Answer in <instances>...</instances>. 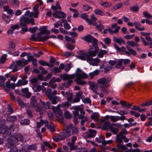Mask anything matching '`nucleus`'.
I'll use <instances>...</instances> for the list:
<instances>
[{
    "label": "nucleus",
    "instance_id": "obj_1",
    "mask_svg": "<svg viewBox=\"0 0 152 152\" xmlns=\"http://www.w3.org/2000/svg\"><path fill=\"white\" fill-rule=\"evenodd\" d=\"M23 136L20 134H18L16 136L14 135L9 137L8 139V142L10 146H14L18 141L23 142Z\"/></svg>",
    "mask_w": 152,
    "mask_h": 152
},
{
    "label": "nucleus",
    "instance_id": "obj_2",
    "mask_svg": "<svg viewBox=\"0 0 152 152\" xmlns=\"http://www.w3.org/2000/svg\"><path fill=\"white\" fill-rule=\"evenodd\" d=\"M87 75L85 72H83L82 74L77 73L74 80L78 85H85L86 84V82L82 80V79L87 78Z\"/></svg>",
    "mask_w": 152,
    "mask_h": 152
},
{
    "label": "nucleus",
    "instance_id": "obj_3",
    "mask_svg": "<svg viewBox=\"0 0 152 152\" xmlns=\"http://www.w3.org/2000/svg\"><path fill=\"white\" fill-rule=\"evenodd\" d=\"M34 20L33 18H31L29 19L28 18L22 16L20 19V25L21 26L27 27V24H29L31 23L32 25H34L35 23L34 22Z\"/></svg>",
    "mask_w": 152,
    "mask_h": 152
},
{
    "label": "nucleus",
    "instance_id": "obj_4",
    "mask_svg": "<svg viewBox=\"0 0 152 152\" xmlns=\"http://www.w3.org/2000/svg\"><path fill=\"white\" fill-rule=\"evenodd\" d=\"M47 28L48 26H43L38 29L40 31L37 34V38L38 41H40V40H41V38L42 37L41 36L42 35H48L50 34V31L47 29Z\"/></svg>",
    "mask_w": 152,
    "mask_h": 152
},
{
    "label": "nucleus",
    "instance_id": "obj_5",
    "mask_svg": "<svg viewBox=\"0 0 152 152\" xmlns=\"http://www.w3.org/2000/svg\"><path fill=\"white\" fill-rule=\"evenodd\" d=\"M111 81L110 78L102 77L98 80L97 82L98 84H101L100 87L101 88H107L109 85H107Z\"/></svg>",
    "mask_w": 152,
    "mask_h": 152
},
{
    "label": "nucleus",
    "instance_id": "obj_6",
    "mask_svg": "<svg viewBox=\"0 0 152 152\" xmlns=\"http://www.w3.org/2000/svg\"><path fill=\"white\" fill-rule=\"evenodd\" d=\"M8 126L7 125H4L1 128L0 133L3 134H5L6 136H10L11 133L8 131Z\"/></svg>",
    "mask_w": 152,
    "mask_h": 152
},
{
    "label": "nucleus",
    "instance_id": "obj_7",
    "mask_svg": "<svg viewBox=\"0 0 152 152\" xmlns=\"http://www.w3.org/2000/svg\"><path fill=\"white\" fill-rule=\"evenodd\" d=\"M126 47L129 51L126 50L125 51L124 53L125 54H126L128 56H130L131 54L134 56H136L137 55V52L135 50L132 49L129 46L126 45Z\"/></svg>",
    "mask_w": 152,
    "mask_h": 152
},
{
    "label": "nucleus",
    "instance_id": "obj_8",
    "mask_svg": "<svg viewBox=\"0 0 152 152\" xmlns=\"http://www.w3.org/2000/svg\"><path fill=\"white\" fill-rule=\"evenodd\" d=\"M114 60L116 61V63L118 62L115 64V67L117 69H120L122 66L124 59L122 58L119 59L115 58Z\"/></svg>",
    "mask_w": 152,
    "mask_h": 152
},
{
    "label": "nucleus",
    "instance_id": "obj_9",
    "mask_svg": "<svg viewBox=\"0 0 152 152\" xmlns=\"http://www.w3.org/2000/svg\"><path fill=\"white\" fill-rule=\"evenodd\" d=\"M79 54V55L77 56L78 58L81 59L82 60L85 61L86 56H87V53H83L82 51H80Z\"/></svg>",
    "mask_w": 152,
    "mask_h": 152
},
{
    "label": "nucleus",
    "instance_id": "obj_10",
    "mask_svg": "<svg viewBox=\"0 0 152 152\" xmlns=\"http://www.w3.org/2000/svg\"><path fill=\"white\" fill-rule=\"evenodd\" d=\"M94 38L90 34H88L86 36L82 37L81 39L85 41H87L89 42H92V40Z\"/></svg>",
    "mask_w": 152,
    "mask_h": 152
},
{
    "label": "nucleus",
    "instance_id": "obj_11",
    "mask_svg": "<svg viewBox=\"0 0 152 152\" xmlns=\"http://www.w3.org/2000/svg\"><path fill=\"white\" fill-rule=\"evenodd\" d=\"M96 131L92 129L88 130V133L87 134V137L88 138H94L96 136Z\"/></svg>",
    "mask_w": 152,
    "mask_h": 152
},
{
    "label": "nucleus",
    "instance_id": "obj_12",
    "mask_svg": "<svg viewBox=\"0 0 152 152\" xmlns=\"http://www.w3.org/2000/svg\"><path fill=\"white\" fill-rule=\"evenodd\" d=\"M65 97L67 101L70 102V103H73L72 94V93L66 92L65 93Z\"/></svg>",
    "mask_w": 152,
    "mask_h": 152
},
{
    "label": "nucleus",
    "instance_id": "obj_13",
    "mask_svg": "<svg viewBox=\"0 0 152 152\" xmlns=\"http://www.w3.org/2000/svg\"><path fill=\"white\" fill-rule=\"evenodd\" d=\"M120 103L122 106V107L124 108H129L132 106V104L129 103H127L126 102L123 101H120Z\"/></svg>",
    "mask_w": 152,
    "mask_h": 152
},
{
    "label": "nucleus",
    "instance_id": "obj_14",
    "mask_svg": "<svg viewBox=\"0 0 152 152\" xmlns=\"http://www.w3.org/2000/svg\"><path fill=\"white\" fill-rule=\"evenodd\" d=\"M90 87L92 91L95 93L96 94H97V90L98 87L94 83H91L90 85Z\"/></svg>",
    "mask_w": 152,
    "mask_h": 152
},
{
    "label": "nucleus",
    "instance_id": "obj_15",
    "mask_svg": "<svg viewBox=\"0 0 152 152\" xmlns=\"http://www.w3.org/2000/svg\"><path fill=\"white\" fill-rule=\"evenodd\" d=\"M3 19L7 23H9L11 20L10 17L9 15H7L4 13H3L2 15Z\"/></svg>",
    "mask_w": 152,
    "mask_h": 152
},
{
    "label": "nucleus",
    "instance_id": "obj_16",
    "mask_svg": "<svg viewBox=\"0 0 152 152\" xmlns=\"http://www.w3.org/2000/svg\"><path fill=\"white\" fill-rule=\"evenodd\" d=\"M49 100L51 101L52 103L53 104H56L57 102V97L56 96H53L51 95H50L48 96Z\"/></svg>",
    "mask_w": 152,
    "mask_h": 152
},
{
    "label": "nucleus",
    "instance_id": "obj_17",
    "mask_svg": "<svg viewBox=\"0 0 152 152\" xmlns=\"http://www.w3.org/2000/svg\"><path fill=\"white\" fill-rule=\"evenodd\" d=\"M98 50H96L94 49V50L89 51L88 53H87V56H89L92 57L96 56L98 52Z\"/></svg>",
    "mask_w": 152,
    "mask_h": 152
},
{
    "label": "nucleus",
    "instance_id": "obj_18",
    "mask_svg": "<svg viewBox=\"0 0 152 152\" xmlns=\"http://www.w3.org/2000/svg\"><path fill=\"white\" fill-rule=\"evenodd\" d=\"M113 40L119 45H121V43H123L124 44H125L124 39L121 38H117L115 36L113 37Z\"/></svg>",
    "mask_w": 152,
    "mask_h": 152
},
{
    "label": "nucleus",
    "instance_id": "obj_19",
    "mask_svg": "<svg viewBox=\"0 0 152 152\" xmlns=\"http://www.w3.org/2000/svg\"><path fill=\"white\" fill-rule=\"evenodd\" d=\"M58 137H60L61 140H63L67 137H69L67 134L64 131L61 132L58 135Z\"/></svg>",
    "mask_w": 152,
    "mask_h": 152
},
{
    "label": "nucleus",
    "instance_id": "obj_20",
    "mask_svg": "<svg viewBox=\"0 0 152 152\" xmlns=\"http://www.w3.org/2000/svg\"><path fill=\"white\" fill-rule=\"evenodd\" d=\"M99 4L102 6L106 7H109L112 5L111 2H109L107 1H100Z\"/></svg>",
    "mask_w": 152,
    "mask_h": 152
},
{
    "label": "nucleus",
    "instance_id": "obj_21",
    "mask_svg": "<svg viewBox=\"0 0 152 152\" xmlns=\"http://www.w3.org/2000/svg\"><path fill=\"white\" fill-rule=\"evenodd\" d=\"M92 45L94 47L95 49H96V50H99V48L98 46V40L94 37L92 40Z\"/></svg>",
    "mask_w": 152,
    "mask_h": 152
},
{
    "label": "nucleus",
    "instance_id": "obj_22",
    "mask_svg": "<svg viewBox=\"0 0 152 152\" xmlns=\"http://www.w3.org/2000/svg\"><path fill=\"white\" fill-rule=\"evenodd\" d=\"M20 122L21 125L25 126L29 125L30 124V121L28 119H24L21 120Z\"/></svg>",
    "mask_w": 152,
    "mask_h": 152
},
{
    "label": "nucleus",
    "instance_id": "obj_23",
    "mask_svg": "<svg viewBox=\"0 0 152 152\" xmlns=\"http://www.w3.org/2000/svg\"><path fill=\"white\" fill-rule=\"evenodd\" d=\"M56 116L58 118L60 117V119L62 120H63V117L62 115L63 113L62 111L60 109L57 110L56 111Z\"/></svg>",
    "mask_w": 152,
    "mask_h": 152
},
{
    "label": "nucleus",
    "instance_id": "obj_24",
    "mask_svg": "<svg viewBox=\"0 0 152 152\" xmlns=\"http://www.w3.org/2000/svg\"><path fill=\"white\" fill-rule=\"evenodd\" d=\"M71 127L69 125H68L66 126V129H64L63 130V131H64L66 133L68 137H69L71 135Z\"/></svg>",
    "mask_w": 152,
    "mask_h": 152
},
{
    "label": "nucleus",
    "instance_id": "obj_25",
    "mask_svg": "<svg viewBox=\"0 0 152 152\" xmlns=\"http://www.w3.org/2000/svg\"><path fill=\"white\" fill-rule=\"evenodd\" d=\"M112 126L110 124V121H107L104 123L103 128L104 129L106 130L108 128L110 129Z\"/></svg>",
    "mask_w": 152,
    "mask_h": 152
},
{
    "label": "nucleus",
    "instance_id": "obj_26",
    "mask_svg": "<svg viewBox=\"0 0 152 152\" xmlns=\"http://www.w3.org/2000/svg\"><path fill=\"white\" fill-rule=\"evenodd\" d=\"M107 53V51L105 50H101L98 54V56L100 58H102L104 55Z\"/></svg>",
    "mask_w": 152,
    "mask_h": 152
},
{
    "label": "nucleus",
    "instance_id": "obj_27",
    "mask_svg": "<svg viewBox=\"0 0 152 152\" xmlns=\"http://www.w3.org/2000/svg\"><path fill=\"white\" fill-rule=\"evenodd\" d=\"M73 81L71 80H69L66 83H64L62 84V86L65 88L69 87L70 85L73 83Z\"/></svg>",
    "mask_w": 152,
    "mask_h": 152
},
{
    "label": "nucleus",
    "instance_id": "obj_28",
    "mask_svg": "<svg viewBox=\"0 0 152 152\" xmlns=\"http://www.w3.org/2000/svg\"><path fill=\"white\" fill-rule=\"evenodd\" d=\"M100 60L98 58L94 59L93 61L90 63V64L93 66H97L98 65V63L100 62Z\"/></svg>",
    "mask_w": 152,
    "mask_h": 152
},
{
    "label": "nucleus",
    "instance_id": "obj_29",
    "mask_svg": "<svg viewBox=\"0 0 152 152\" xmlns=\"http://www.w3.org/2000/svg\"><path fill=\"white\" fill-rule=\"evenodd\" d=\"M7 119L10 122H13L17 119V118L15 116H10L7 117Z\"/></svg>",
    "mask_w": 152,
    "mask_h": 152
},
{
    "label": "nucleus",
    "instance_id": "obj_30",
    "mask_svg": "<svg viewBox=\"0 0 152 152\" xmlns=\"http://www.w3.org/2000/svg\"><path fill=\"white\" fill-rule=\"evenodd\" d=\"M16 101L20 107H23L25 106L23 101L22 99L19 98L17 99H16Z\"/></svg>",
    "mask_w": 152,
    "mask_h": 152
},
{
    "label": "nucleus",
    "instance_id": "obj_31",
    "mask_svg": "<svg viewBox=\"0 0 152 152\" xmlns=\"http://www.w3.org/2000/svg\"><path fill=\"white\" fill-rule=\"evenodd\" d=\"M7 55L6 54L3 55L0 58V62L1 63H4L6 60Z\"/></svg>",
    "mask_w": 152,
    "mask_h": 152
},
{
    "label": "nucleus",
    "instance_id": "obj_32",
    "mask_svg": "<svg viewBox=\"0 0 152 152\" xmlns=\"http://www.w3.org/2000/svg\"><path fill=\"white\" fill-rule=\"evenodd\" d=\"M39 63L40 65L42 66H47L48 65L49 63L43 60H40L39 61Z\"/></svg>",
    "mask_w": 152,
    "mask_h": 152
},
{
    "label": "nucleus",
    "instance_id": "obj_33",
    "mask_svg": "<svg viewBox=\"0 0 152 152\" xmlns=\"http://www.w3.org/2000/svg\"><path fill=\"white\" fill-rule=\"evenodd\" d=\"M129 8L132 11L134 12H136L139 10V7L138 5L137 6H131Z\"/></svg>",
    "mask_w": 152,
    "mask_h": 152
},
{
    "label": "nucleus",
    "instance_id": "obj_34",
    "mask_svg": "<svg viewBox=\"0 0 152 152\" xmlns=\"http://www.w3.org/2000/svg\"><path fill=\"white\" fill-rule=\"evenodd\" d=\"M99 116V115L98 113H94V114L91 115V117L92 119L97 121L98 120Z\"/></svg>",
    "mask_w": 152,
    "mask_h": 152
},
{
    "label": "nucleus",
    "instance_id": "obj_35",
    "mask_svg": "<svg viewBox=\"0 0 152 152\" xmlns=\"http://www.w3.org/2000/svg\"><path fill=\"white\" fill-rule=\"evenodd\" d=\"M66 46L68 50L71 51L73 50L75 48L74 45L70 44H66Z\"/></svg>",
    "mask_w": 152,
    "mask_h": 152
},
{
    "label": "nucleus",
    "instance_id": "obj_36",
    "mask_svg": "<svg viewBox=\"0 0 152 152\" xmlns=\"http://www.w3.org/2000/svg\"><path fill=\"white\" fill-rule=\"evenodd\" d=\"M38 27L37 26H35L32 28H29V31L31 33L35 34V33Z\"/></svg>",
    "mask_w": 152,
    "mask_h": 152
},
{
    "label": "nucleus",
    "instance_id": "obj_37",
    "mask_svg": "<svg viewBox=\"0 0 152 152\" xmlns=\"http://www.w3.org/2000/svg\"><path fill=\"white\" fill-rule=\"evenodd\" d=\"M51 72L56 74L57 73H60L61 70L58 67H55L52 70Z\"/></svg>",
    "mask_w": 152,
    "mask_h": 152
},
{
    "label": "nucleus",
    "instance_id": "obj_38",
    "mask_svg": "<svg viewBox=\"0 0 152 152\" xmlns=\"http://www.w3.org/2000/svg\"><path fill=\"white\" fill-rule=\"evenodd\" d=\"M94 13L98 15L101 16H103L104 15V13L101 10L99 9H96L94 10Z\"/></svg>",
    "mask_w": 152,
    "mask_h": 152
},
{
    "label": "nucleus",
    "instance_id": "obj_39",
    "mask_svg": "<svg viewBox=\"0 0 152 152\" xmlns=\"http://www.w3.org/2000/svg\"><path fill=\"white\" fill-rule=\"evenodd\" d=\"M82 101L84 103L91 104V100L88 98H84L82 99Z\"/></svg>",
    "mask_w": 152,
    "mask_h": 152
},
{
    "label": "nucleus",
    "instance_id": "obj_40",
    "mask_svg": "<svg viewBox=\"0 0 152 152\" xmlns=\"http://www.w3.org/2000/svg\"><path fill=\"white\" fill-rule=\"evenodd\" d=\"M111 131L114 134H116L118 132L119 130L117 128H115L112 126L110 128Z\"/></svg>",
    "mask_w": 152,
    "mask_h": 152
},
{
    "label": "nucleus",
    "instance_id": "obj_41",
    "mask_svg": "<svg viewBox=\"0 0 152 152\" xmlns=\"http://www.w3.org/2000/svg\"><path fill=\"white\" fill-rule=\"evenodd\" d=\"M37 146L36 144L31 145H29L28 147V149L29 150H35L37 149Z\"/></svg>",
    "mask_w": 152,
    "mask_h": 152
},
{
    "label": "nucleus",
    "instance_id": "obj_42",
    "mask_svg": "<svg viewBox=\"0 0 152 152\" xmlns=\"http://www.w3.org/2000/svg\"><path fill=\"white\" fill-rule=\"evenodd\" d=\"M60 77L64 80H67L68 79V75L63 74L60 75Z\"/></svg>",
    "mask_w": 152,
    "mask_h": 152
},
{
    "label": "nucleus",
    "instance_id": "obj_43",
    "mask_svg": "<svg viewBox=\"0 0 152 152\" xmlns=\"http://www.w3.org/2000/svg\"><path fill=\"white\" fill-rule=\"evenodd\" d=\"M64 70L66 72H68L69 71L71 68V64L69 63L66 65L64 66Z\"/></svg>",
    "mask_w": 152,
    "mask_h": 152
},
{
    "label": "nucleus",
    "instance_id": "obj_44",
    "mask_svg": "<svg viewBox=\"0 0 152 152\" xmlns=\"http://www.w3.org/2000/svg\"><path fill=\"white\" fill-rule=\"evenodd\" d=\"M27 60L28 62H29L31 61L32 62L33 61L36 59V58H34L33 56L31 55H27Z\"/></svg>",
    "mask_w": 152,
    "mask_h": 152
},
{
    "label": "nucleus",
    "instance_id": "obj_45",
    "mask_svg": "<svg viewBox=\"0 0 152 152\" xmlns=\"http://www.w3.org/2000/svg\"><path fill=\"white\" fill-rule=\"evenodd\" d=\"M104 28V26L101 24H100L97 26L96 29L99 31H102Z\"/></svg>",
    "mask_w": 152,
    "mask_h": 152
},
{
    "label": "nucleus",
    "instance_id": "obj_46",
    "mask_svg": "<svg viewBox=\"0 0 152 152\" xmlns=\"http://www.w3.org/2000/svg\"><path fill=\"white\" fill-rule=\"evenodd\" d=\"M103 41L105 44L107 45H109L111 43V39L108 37H107L105 38L104 39H103Z\"/></svg>",
    "mask_w": 152,
    "mask_h": 152
},
{
    "label": "nucleus",
    "instance_id": "obj_47",
    "mask_svg": "<svg viewBox=\"0 0 152 152\" xmlns=\"http://www.w3.org/2000/svg\"><path fill=\"white\" fill-rule=\"evenodd\" d=\"M20 27L18 24H16L14 25H12L10 27V28L12 29L13 31H15V29L18 30L20 28Z\"/></svg>",
    "mask_w": 152,
    "mask_h": 152
},
{
    "label": "nucleus",
    "instance_id": "obj_48",
    "mask_svg": "<svg viewBox=\"0 0 152 152\" xmlns=\"http://www.w3.org/2000/svg\"><path fill=\"white\" fill-rule=\"evenodd\" d=\"M41 39V40H40V42H45L50 39L49 36L47 34V35L42 37Z\"/></svg>",
    "mask_w": 152,
    "mask_h": 152
},
{
    "label": "nucleus",
    "instance_id": "obj_49",
    "mask_svg": "<svg viewBox=\"0 0 152 152\" xmlns=\"http://www.w3.org/2000/svg\"><path fill=\"white\" fill-rule=\"evenodd\" d=\"M129 112L131 115H134V116L137 118L139 117L140 115V114L139 113H136L135 111H131Z\"/></svg>",
    "mask_w": 152,
    "mask_h": 152
},
{
    "label": "nucleus",
    "instance_id": "obj_50",
    "mask_svg": "<svg viewBox=\"0 0 152 152\" xmlns=\"http://www.w3.org/2000/svg\"><path fill=\"white\" fill-rule=\"evenodd\" d=\"M112 67L111 66L108 65L106 66L104 70V73L105 74L107 73L112 69Z\"/></svg>",
    "mask_w": 152,
    "mask_h": 152
},
{
    "label": "nucleus",
    "instance_id": "obj_51",
    "mask_svg": "<svg viewBox=\"0 0 152 152\" xmlns=\"http://www.w3.org/2000/svg\"><path fill=\"white\" fill-rule=\"evenodd\" d=\"M83 9L86 11H88L91 9L92 7L89 6L88 5L85 4L83 6Z\"/></svg>",
    "mask_w": 152,
    "mask_h": 152
},
{
    "label": "nucleus",
    "instance_id": "obj_52",
    "mask_svg": "<svg viewBox=\"0 0 152 152\" xmlns=\"http://www.w3.org/2000/svg\"><path fill=\"white\" fill-rule=\"evenodd\" d=\"M118 148H120L121 150H125L127 148L124 145L122 144H118L117 146Z\"/></svg>",
    "mask_w": 152,
    "mask_h": 152
},
{
    "label": "nucleus",
    "instance_id": "obj_53",
    "mask_svg": "<svg viewBox=\"0 0 152 152\" xmlns=\"http://www.w3.org/2000/svg\"><path fill=\"white\" fill-rule=\"evenodd\" d=\"M143 15L147 18L150 19L152 18V16L147 12H144Z\"/></svg>",
    "mask_w": 152,
    "mask_h": 152
},
{
    "label": "nucleus",
    "instance_id": "obj_54",
    "mask_svg": "<svg viewBox=\"0 0 152 152\" xmlns=\"http://www.w3.org/2000/svg\"><path fill=\"white\" fill-rule=\"evenodd\" d=\"M135 42L134 41H128L127 42V43L128 45L129 46L132 47H135Z\"/></svg>",
    "mask_w": 152,
    "mask_h": 152
},
{
    "label": "nucleus",
    "instance_id": "obj_55",
    "mask_svg": "<svg viewBox=\"0 0 152 152\" xmlns=\"http://www.w3.org/2000/svg\"><path fill=\"white\" fill-rule=\"evenodd\" d=\"M117 113L121 115H124L127 114L128 113V112L127 111L122 110H121L120 111H117Z\"/></svg>",
    "mask_w": 152,
    "mask_h": 152
},
{
    "label": "nucleus",
    "instance_id": "obj_56",
    "mask_svg": "<svg viewBox=\"0 0 152 152\" xmlns=\"http://www.w3.org/2000/svg\"><path fill=\"white\" fill-rule=\"evenodd\" d=\"M53 16L56 18H60L59 15V11H55L52 14Z\"/></svg>",
    "mask_w": 152,
    "mask_h": 152
},
{
    "label": "nucleus",
    "instance_id": "obj_57",
    "mask_svg": "<svg viewBox=\"0 0 152 152\" xmlns=\"http://www.w3.org/2000/svg\"><path fill=\"white\" fill-rule=\"evenodd\" d=\"M9 47L8 48L9 49H10L11 48L13 50H14L15 49V45L14 44V43L13 42H10L9 43Z\"/></svg>",
    "mask_w": 152,
    "mask_h": 152
},
{
    "label": "nucleus",
    "instance_id": "obj_58",
    "mask_svg": "<svg viewBox=\"0 0 152 152\" xmlns=\"http://www.w3.org/2000/svg\"><path fill=\"white\" fill-rule=\"evenodd\" d=\"M64 115L65 117L67 119H69V118H71V117L69 112L68 111L65 112Z\"/></svg>",
    "mask_w": 152,
    "mask_h": 152
},
{
    "label": "nucleus",
    "instance_id": "obj_59",
    "mask_svg": "<svg viewBox=\"0 0 152 152\" xmlns=\"http://www.w3.org/2000/svg\"><path fill=\"white\" fill-rule=\"evenodd\" d=\"M85 61H86L87 62H90L92 63V62L93 61L94 58L88 56H86Z\"/></svg>",
    "mask_w": 152,
    "mask_h": 152
},
{
    "label": "nucleus",
    "instance_id": "obj_60",
    "mask_svg": "<svg viewBox=\"0 0 152 152\" xmlns=\"http://www.w3.org/2000/svg\"><path fill=\"white\" fill-rule=\"evenodd\" d=\"M70 147V149L71 151H73L76 150L77 148V147L76 146L74 145V144H68Z\"/></svg>",
    "mask_w": 152,
    "mask_h": 152
},
{
    "label": "nucleus",
    "instance_id": "obj_61",
    "mask_svg": "<svg viewBox=\"0 0 152 152\" xmlns=\"http://www.w3.org/2000/svg\"><path fill=\"white\" fill-rule=\"evenodd\" d=\"M116 142L117 143L120 144L122 142V140L118 134L117 135L116 138Z\"/></svg>",
    "mask_w": 152,
    "mask_h": 152
},
{
    "label": "nucleus",
    "instance_id": "obj_62",
    "mask_svg": "<svg viewBox=\"0 0 152 152\" xmlns=\"http://www.w3.org/2000/svg\"><path fill=\"white\" fill-rule=\"evenodd\" d=\"M31 40L34 41H38L37 37H35V34H33L30 38Z\"/></svg>",
    "mask_w": 152,
    "mask_h": 152
},
{
    "label": "nucleus",
    "instance_id": "obj_63",
    "mask_svg": "<svg viewBox=\"0 0 152 152\" xmlns=\"http://www.w3.org/2000/svg\"><path fill=\"white\" fill-rule=\"evenodd\" d=\"M26 113L29 118H32L33 115L31 110L27 109L26 110Z\"/></svg>",
    "mask_w": 152,
    "mask_h": 152
},
{
    "label": "nucleus",
    "instance_id": "obj_64",
    "mask_svg": "<svg viewBox=\"0 0 152 152\" xmlns=\"http://www.w3.org/2000/svg\"><path fill=\"white\" fill-rule=\"evenodd\" d=\"M130 60L129 59H124L123 64L124 66H126L130 62Z\"/></svg>",
    "mask_w": 152,
    "mask_h": 152
}]
</instances>
